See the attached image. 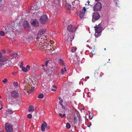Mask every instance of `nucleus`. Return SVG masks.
Returning <instances> with one entry per match:
<instances>
[{
  "mask_svg": "<svg viewBox=\"0 0 132 132\" xmlns=\"http://www.w3.org/2000/svg\"><path fill=\"white\" fill-rule=\"evenodd\" d=\"M51 90L53 92H55L56 90L55 89L53 88L51 89Z\"/></svg>",
  "mask_w": 132,
  "mask_h": 132,
  "instance_id": "bf43d9fd",
  "label": "nucleus"
},
{
  "mask_svg": "<svg viewBox=\"0 0 132 132\" xmlns=\"http://www.w3.org/2000/svg\"><path fill=\"white\" fill-rule=\"evenodd\" d=\"M37 40L36 46L38 49L41 50L45 51L46 52H49L51 50L52 46L49 44L47 45V42L45 43L44 38L39 37L38 36L36 37Z\"/></svg>",
  "mask_w": 132,
  "mask_h": 132,
  "instance_id": "f257e3e1",
  "label": "nucleus"
},
{
  "mask_svg": "<svg viewBox=\"0 0 132 132\" xmlns=\"http://www.w3.org/2000/svg\"><path fill=\"white\" fill-rule=\"evenodd\" d=\"M79 13H82V14L84 15L85 14V12L83 10H81L80 11Z\"/></svg>",
  "mask_w": 132,
  "mask_h": 132,
  "instance_id": "c03bdc74",
  "label": "nucleus"
},
{
  "mask_svg": "<svg viewBox=\"0 0 132 132\" xmlns=\"http://www.w3.org/2000/svg\"><path fill=\"white\" fill-rule=\"evenodd\" d=\"M59 61V63H60L63 66H65V65L64 64V61L62 59H60Z\"/></svg>",
  "mask_w": 132,
  "mask_h": 132,
  "instance_id": "a878e982",
  "label": "nucleus"
},
{
  "mask_svg": "<svg viewBox=\"0 0 132 132\" xmlns=\"http://www.w3.org/2000/svg\"><path fill=\"white\" fill-rule=\"evenodd\" d=\"M27 69H29L30 67V66L29 65H27L26 66V68Z\"/></svg>",
  "mask_w": 132,
  "mask_h": 132,
  "instance_id": "3c124183",
  "label": "nucleus"
},
{
  "mask_svg": "<svg viewBox=\"0 0 132 132\" xmlns=\"http://www.w3.org/2000/svg\"><path fill=\"white\" fill-rule=\"evenodd\" d=\"M4 132V130H2V131H0V132Z\"/></svg>",
  "mask_w": 132,
  "mask_h": 132,
  "instance_id": "338daca9",
  "label": "nucleus"
},
{
  "mask_svg": "<svg viewBox=\"0 0 132 132\" xmlns=\"http://www.w3.org/2000/svg\"><path fill=\"white\" fill-rule=\"evenodd\" d=\"M15 74V72H13L12 73V75H14Z\"/></svg>",
  "mask_w": 132,
  "mask_h": 132,
  "instance_id": "680f3d73",
  "label": "nucleus"
},
{
  "mask_svg": "<svg viewBox=\"0 0 132 132\" xmlns=\"http://www.w3.org/2000/svg\"><path fill=\"white\" fill-rule=\"evenodd\" d=\"M59 115L62 118L66 117V115L65 114H62L60 113L59 114Z\"/></svg>",
  "mask_w": 132,
  "mask_h": 132,
  "instance_id": "c85d7f7f",
  "label": "nucleus"
},
{
  "mask_svg": "<svg viewBox=\"0 0 132 132\" xmlns=\"http://www.w3.org/2000/svg\"><path fill=\"white\" fill-rule=\"evenodd\" d=\"M50 129V127L49 126H47V127H46V129L47 130H48Z\"/></svg>",
  "mask_w": 132,
  "mask_h": 132,
  "instance_id": "8fccbe9b",
  "label": "nucleus"
},
{
  "mask_svg": "<svg viewBox=\"0 0 132 132\" xmlns=\"http://www.w3.org/2000/svg\"><path fill=\"white\" fill-rule=\"evenodd\" d=\"M22 68V70L23 72H26L28 71L27 69L25 67H22L21 68Z\"/></svg>",
  "mask_w": 132,
  "mask_h": 132,
  "instance_id": "2f4dec72",
  "label": "nucleus"
},
{
  "mask_svg": "<svg viewBox=\"0 0 132 132\" xmlns=\"http://www.w3.org/2000/svg\"><path fill=\"white\" fill-rule=\"evenodd\" d=\"M67 30L70 32H75L76 29V28L74 27H72V25H70L68 26L67 27Z\"/></svg>",
  "mask_w": 132,
  "mask_h": 132,
  "instance_id": "9b49d317",
  "label": "nucleus"
},
{
  "mask_svg": "<svg viewBox=\"0 0 132 132\" xmlns=\"http://www.w3.org/2000/svg\"><path fill=\"white\" fill-rule=\"evenodd\" d=\"M100 14L98 12H95L92 15V21L93 22H94V21L98 20L100 18Z\"/></svg>",
  "mask_w": 132,
  "mask_h": 132,
  "instance_id": "423d86ee",
  "label": "nucleus"
},
{
  "mask_svg": "<svg viewBox=\"0 0 132 132\" xmlns=\"http://www.w3.org/2000/svg\"><path fill=\"white\" fill-rule=\"evenodd\" d=\"M14 30V27L13 26H7L5 29V31L6 34H7V32H13V30Z\"/></svg>",
  "mask_w": 132,
  "mask_h": 132,
  "instance_id": "6e6552de",
  "label": "nucleus"
},
{
  "mask_svg": "<svg viewBox=\"0 0 132 132\" xmlns=\"http://www.w3.org/2000/svg\"><path fill=\"white\" fill-rule=\"evenodd\" d=\"M55 50L53 48V50L52 49H51V51L49 52V53L50 54H54L55 52L56 51H55Z\"/></svg>",
  "mask_w": 132,
  "mask_h": 132,
  "instance_id": "bb28decb",
  "label": "nucleus"
},
{
  "mask_svg": "<svg viewBox=\"0 0 132 132\" xmlns=\"http://www.w3.org/2000/svg\"><path fill=\"white\" fill-rule=\"evenodd\" d=\"M23 62L22 61H21V64L20 65V68H22L23 67Z\"/></svg>",
  "mask_w": 132,
  "mask_h": 132,
  "instance_id": "de8ad7c7",
  "label": "nucleus"
},
{
  "mask_svg": "<svg viewBox=\"0 0 132 132\" xmlns=\"http://www.w3.org/2000/svg\"><path fill=\"white\" fill-rule=\"evenodd\" d=\"M49 62L48 61H47L45 62V65L46 68H48V64Z\"/></svg>",
  "mask_w": 132,
  "mask_h": 132,
  "instance_id": "a19ab883",
  "label": "nucleus"
},
{
  "mask_svg": "<svg viewBox=\"0 0 132 132\" xmlns=\"http://www.w3.org/2000/svg\"><path fill=\"white\" fill-rule=\"evenodd\" d=\"M100 0H95V1L96 2H98L100 1Z\"/></svg>",
  "mask_w": 132,
  "mask_h": 132,
  "instance_id": "0e129e2a",
  "label": "nucleus"
},
{
  "mask_svg": "<svg viewBox=\"0 0 132 132\" xmlns=\"http://www.w3.org/2000/svg\"><path fill=\"white\" fill-rule=\"evenodd\" d=\"M60 105L62 106V108L63 109H64V108H65V107L62 104Z\"/></svg>",
  "mask_w": 132,
  "mask_h": 132,
  "instance_id": "4d7b16f0",
  "label": "nucleus"
},
{
  "mask_svg": "<svg viewBox=\"0 0 132 132\" xmlns=\"http://www.w3.org/2000/svg\"><path fill=\"white\" fill-rule=\"evenodd\" d=\"M5 130L6 132H13L12 126L10 123H6L5 126Z\"/></svg>",
  "mask_w": 132,
  "mask_h": 132,
  "instance_id": "20e7f679",
  "label": "nucleus"
},
{
  "mask_svg": "<svg viewBox=\"0 0 132 132\" xmlns=\"http://www.w3.org/2000/svg\"><path fill=\"white\" fill-rule=\"evenodd\" d=\"M5 95H6V96H9V93H8V92H7L5 93Z\"/></svg>",
  "mask_w": 132,
  "mask_h": 132,
  "instance_id": "864d4df0",
  "label": "nucleus"
},
{
  "mask_svg": "<svg viewBox=\"0 0 132 132\" xmlns=\"http://www.w3.org/2000/svg\"><path fill=\"white\" fill-rule=\"evenodd\" d=\"M14 34V33L13 32H7V34L5 33V35L7 37L10 38H13V36Z\"/></svg>",
  "mask_w": 132,
  "mask_h": 132,
  "instance_id": "f3484780",
  "label": "nucleus"
},
{
  "mask_svg": "<svg viewBox=\"0 0 132 132\" xmlns=\"http://www.w3.org/2000/svg\"><path fill=\"white\" fill-rule=\"evenodd\" d=\"M77 50V48L76 47H73L71 50V52H74Z\"/></svg>",
  "mask_w": 132,
  "mask_h": 132,
  "instance_id": "f704fd0d",
  "label": "nucleus"
},
{
  "mask_svg": "<svg viewBox=\"0 0 132 132\" xmlns=\"http://www.w3.org/2000/svg\"><path fill=\"white\" fill-rule=\"evenodd\" d=\"M13 112L12 110L10 109H8L6 111V113L7 114H11Z\"/></svg>",
  "mask_w": 132,
  "mask_h": 132,
  "instance_id": "b1692460",
  "label": "nucleus"
},
{
  "mask_svg": "<svg viewBox=\"0 0 132 132\" xmlns=\"http://www.w3.org/2000/svg\"><path fill=\"white\" fill-rule=\"evenodd\" d=\"M77 1H74L71 2L72 4L73 5L72 7H76V6H77L78 5V4H75L76 3Z\"/></svg>",
  "mask_w": 132,
  "mask_h": 132,
  "instance_id": "5701e85b",
  "label": "nucleus"
},
{
  "mask_svg": "<svg viewBox=\"0 0 132 132\" xmlns=\"http://www.w3.org/2000/svg\"><path fill=\"white\" fill-rule=\"evenodd\" d=\"M12 55L13 57L15 58L16 57H18L19 56V54L17 53H12Z\"/></svg>",
  "mask_w": 132,
  "mask_h": 132,
  "instance_id": "393cba45",
  "label": "nucleus"
},
{
  "mask_svg": "<svg viewBox=\"0 0 132 132\" xmlns=\"http://www.w3.org/2000/svg\"><path fill=\"white\" fill-rule=\"evenodd\" d=\"M79 16L81 18H82L84 17V15L82 14V13H79Z\"/></svg>",
  "mask_w": 132,
  "mask_h": 132,
  "instance_id": "ea45409f",
  "label": "nucleus"
},
{
  "mask_svg": "<svg viewBox=\"0 0 132 132\" xmlns=\"http://www.w3.org/2000/svg\"><path fill=\"white\" fill-rule=\"evenodd\" d=\"M46 30L45 29H40V30H39L38 32V35H41L44 34V33H45L46 32Z\"/></svg>",
  "mask_w": 132,
  "mask_h": 132,
  "instance_id": "dca6fc26",
  "label": "nucleus"
},
{
  "mask_svg": "<svg viewBox=\"0 0 132 132\" xmlns=\"http://www.w3.org/2000/svg\"><path fill=\"white\" fill-rule=\"evenodd\" d=\"M52 86L54 88H57V87L56 86H55V85H53Z\"/></svg>",
  "mask_w": 132,
  "mask_h": 132,
  "instance_id": "052dcab7",
  "label": "nucleus"
},
{
  "mask_svg": "<svg viewBox=\"0 0 132 132\" xmlns=\"http://www.w3.org/2000/svg\"><path fill=\"white\" fill-rule=\"evenodd\" d=\"M2 108V105L1 104V102L0 101V110H1Z\"/></svg>",
  "mask_w": 132,
  "mask_h": 132,
  "instance_id": "09e8293b",
  "label": "nucleus"
},
{
  "mask_svg": "<svg viewBox=\"0 0 132 132\" xmlns=\"http://www.w3.org/2000/svg\"><path fill=\"white\" fill-rule=\"evenodd\" d=\"M5 34V33L3 31H2L0 32V35L2 36H4Z\"/></svg>",
  "mask_w": 132,
  "mask_h": 132,
  "instance_id": "c9c22d12",
  "label": "nucleus"
},
{
  "mask_svg": "<svg viewBox=\"0 0 132 132\" xmlns=\"http://www.w3.org/2000/svg\"><path fill=\"white\" fill-rule=\"evenodd\" d=\"M64 112L65 113L66 112V111L67 112V111L68 110V108L66 107H65V108H64Z\"/></svg>",
  "mask_w": 132,
  "mask_h": 132,
  "instance_id": "a18cd8bd",
  "label": "nucleus"
},
{
  "mask_svg": "<svg viewBox=\"0 0 132 132\" xmlns=\"http://www.w3.org/2000/svg\"><path fill=\"white\" fill-rule=\"evenodd\" d=\"M64 69H61V72L62 73V74H63V73L64 72Z\"/></svg>",
  "mask_w": 132,
  "mask_h": 132,
  "instance_id": "603ef678",
  "label": "nucleus"
},
{
  "mask_svg": "<svg viewBox=\"0 0 132 132\" xmlns=\"http://www.w3.org/2000/svg\"><path fill=\"white\" fill-rule=\"evenodd\" d=\"M34 90V89L33 88H31V89L30 90L28 91H27V92L28 93H30L32 92Z\"/></svg>",
  "mask_w": 132,
  "mask_h": 132,
  "instance_id": "4c0bfd02",
  "label": "nucleus"
},
{
  "mask_svg": "<svg viewBox=\"0 0 132 132\" xmlns=\"http://www.w3.org/2000/svg\"><path fill=\"white\" fill-rule=\"evenodd\" d=\"M8 81L7 79L6 78H5L4 80H3L2 82L3 83H6Z\"/></svg>",
  "mask_w": 132,
  "mask_h": 132,
  "instance_id": "e433bc0d",
  "label": "nucleus"
},
{
  "mask_svg": "<svg viewBox=\"0 0 132 132\" xmlns=\"http://www.w3.org/2000/svg\"><path fill=\"white\" fill-rule=\"evenodd\" d=\"M30 38L29 36L28 37H26L25 36H23L22 39L26 41V42H27L28 43H29V40L30 39Z\"/></svg>",
  "mask_w": 132,
  "mask_h": 132,
  "instance_id": "6ab92c4d",
  "label": "nucleus"
},
{
  "mask_svg": "<svg viewBox=\"0 0 132 132\" xmlns=\"http://www.w3.org/2000/svg\"><path fill=\"white\" fill-rule=\"evenodd\" d=\"M32 26L34 27H37L39 26V23L38 21L36 19H33L31 21Z\"/></svg>",
  "mask_w": 132,
  "mask_h": 132,
  "instance_id": "1a4fd4ad",
  "label": "nucleus"
},
{
  "mask_svg": "<svg viewBox=\"0 0 132 132\" xmlns=\"http://www.w3.org/2000/svg\"><path fill=\"white\" fill-rule=\"evenodd\" d=\"M2 54L0 52V68H1L2 65H4V63L3 61V60L2 58Z\"/></svg>",
  "mask_w": 132,
  "mask_h": 132,
  "instance_id": "a211bd4d",
  "label": "nucleus"
},
{
  "mask_svg": "<svg viewBox=\"0 0 132 132\" xmlns=\"http://www.w3.org/2000/svg\"><path fill=\"white\" fill-rule=\"evenodd\" d=\"M13 85L15 87H18V83L17 82H14L13 83Z\"/></svg>",
  "mask_w": 132,
  "mask_h": 132,
  "instance_id": "58836bf2",
  "label": "nucleus"
},
{
  "mask_svg": "<svg viewBox=\"0 0 132 132\" xmlns=\"http://www.w3.org/2000/svg\"><path fill=\"white\" fill-rule=\"evenodd\" d=\"M37 68V65L34 63H32L31 66V68L32 69H35Z\"/></svg>",
  "mask_w": 132,
  "mask_h": 132,
  "instance_id": "412c9836",
  "label": "nucleus"
},
{
  "mask_svg": "<svg viewBox=\"0 0 132 132\" xmlns=\"http://www.w3.org/2000/svg\"><path fill=\"white\" fill-rule=\"evenodd\" d=\"M63 35L65 36V40L68 43H70L73 39L74 37L73 35L71 33L69 34L68 32H67L65 33V32H63Z\"/></svg>",
  "mask_w": 132,
  "mask_h": 132,
  "instance_id": "7ed1b4c3",
  "label": "nucleus"
},
{
  "mask_svg": "<svg viewBox=\"0 0 132 132\" xmlns=\"http://www.w3.org/2000/svg\"><path fill=\"white\" fill-rule=\"evenodd\" d=\"M8 58H7V59L3 60V61L5 63L4 64H5L7 66H10L12 63L11 61L9 60H8Z\"/></svg>",
  "mask_w": 132,
  "mask_h": 132,
  "instance_id": "f8f14e48",
  "label": "nucleus"
},
{
  "mask_svg": "<svg viewBox=\"0 0 132 132\" xmlns=\"http://www.w3.org/2000/svg\"><path fill=\"white\" fill-rule=\"evenodd\" d=\"M58 99L60 101L59 103L60 104H62V103L63 102V100L60 97H59Z\"/></svg>",
  "mask_w": 132,
  "mask_h": 132,
  "instance_id": "72a5a7b5",
  "label": "nucleus"
},
{
  "mask_svg": "<svg viewBox=\"0 0 132 132\" xmlns=\"http://www.w3.org/2000/svg\"><path fill=\"white\" fill-rule=\"evenodd\" d=\"M47 124L46 122L44 121H43V123L42 124L41 126V130L42 131H44L45 130V129L46 128V127H47Z\"/></svg>",
  "mask_w": 132,
  "mask_h": 132,
  "instance_id": "4468645a",
  "label": "nucleus"
},
{
  "mask_svg": "<svg viewBox=\"0 0 132 132\" xmlns=\"http://www.w3.org/2000/svg\"><path fill=\"white\" fill-rule=\"evenodd\" d=\"M94 78L95 79H97L99 77H102L100 74H99L97 71H95L94 73Z\"/></svg>",
  "mask_w": 132,
  "mask_h": 132,
  "instance_id": "2eb2a0df",
  "label": "nucleus"
},
{
  "mask_svg": "<svg viewBox=\"0 0 132 132\" xmlns=\"http://www.w3.org/2000/svg\"><path fill=\"white\" fill-rule=\"evenodd\" d=\"M102 8V5L100 2H98L93 7V10L96 11H100Z\"/></svg>",
  "mask_w": 132,
  "mask_h": 132,
  "instance_id": "39448f33",
  "label": "nucleus"
},
{
  "mask_svg": "<svg viewBox=\"0 0 132 132\" xmlns=\"http://www.w3.org/2000/svg\"><path fill=\"white\" fill-rule=\"evenodd\" d=\"M11 95L13 98H16L19 97V93L18 92L14 90L11 92Z\"/></svg>",
  "mask_w": 132,
  "mask_h": 132,
  "instance_id": "9d476101",
  "label": "nucleus"
},
{
  "mask_svg": "<svg viewBox=\"0 0 132 132\" xmlns=\"http://www.w3.org/2000/svg\"><path fill=\"white\" fill-rule=\"evenodd\" d=\"M66 127L68 129H69L70 128L71 125L69 123H67L66 124Z\"/></svg>",
  "mask_w": 132,
  "mask_h": 132,
  "instance_id": "7c9ffc66",
  "label": "nucleus"
},
{
  "mask_svg": "<svg viewBox=\"0 0 132 132\" xmlns=\"http://www.w3.org/2000/svg\"><path fill=\"white\" fill-rule=\"evenodd\" d=\"M44 97V95L43 94H40L38 96V98H39L42 99Z\"/></svg>",
  "mask_w": 132,
  "mask_h": 132,
  "instance_id": "c756f323",
  "label": "nucleus"
},
{
  "mask_svg": "<svg viewBox=\"0 0 132 132\" xmlns=\"http://www.w3.org/2000/svg\"><path fill=\"white\" fill-rule=\"evenodd\" d=\"M10 99V98L9 96H6V101L7 102H9V100Z\"/></svg>",
  "mask_w": 132,
  "mask_h": 132,
  "instance_id": "79ce46f5",
  "label": "nucleus"
},
{
  "mask_svg": "<svg viewBox=\"0 0 132 132\" xmlns=\"http://www.w3.org/2000/svg\"><path fill=\"white\" fill-rule=\"evenodd\" d=\"M77 116H76L75 115H74V120L73 121V122L74 124H75L76 123V122H77L76 120V119L77 118Z\"/></svg>",
  "mask_w": 132,
  "mask_h": 132,
  "instance_id": "473e14b6",
  "label": "nucleus"
},
{
  "mask_svg": "<svg viewBox=\"0 0 132 132\" xmlns=\"http://www.w3.org/2000/svg\"><path fill=\"white\" fill-rule=\"evenodd\" d=\"M23 26L26 29L27 28L29 30H30V27L28 21H24L23 23Z\"/></svg>",
  "mask_w": 132,
  "mask_h": 132,
  "instance_id": "ddd939ff",
  "label": "nucleus"
},
{
  "mask_svg": "<svg viewBox=\"0 0 132 132\" xmlns=\"http://www.w3.org/2000/svg\"><path fill=\"white\" fill-rule=\"evenodd\" d=\"M73 63L75 64H79V57H77L76 59H75L74 60L73 62Z\"/></svg>",
  "mask_w": 132,
  "mask_h": 132,
  "instance_id": "aec40b11",
  "label": "nucleus"
},
{
  "mask_svg": "<svg viewBox=\"0 0 132 132\" xmlns=\"http://www.w3.org/2000/svg\"><path fill=\"white\" fill-rule=\"evenodd\" d=\"M48 19V17L46 15H43L39 19L40 22L42 24H44L46 23Z\"/></svg>",
  "mask_w": 132,
  "mask_h": 132,
  "instance_id": "0eeeda50",
  "label": "nucleus"
},
{
  "mask_svg": "<svg viewBox=\"0 0 132 132\" xmlns=\"http://www.w3.org/2000/svg\"><path fill=\"white\" fill-rule=\"evenodd\" d=\"M2 1V0H0V4H1Z\"/></svg>",
  "mask_w": 132,
  "mask_h": 132,
  "instance_id": "69168bd1",
  "label": "nucleus"
},
{
  "mask_svg": "<svg viewBox=\"0 0 132 132\" xmlns=\"http://www.w3.org/2000/svg\"><path fill=\"white\" fill-rule=\"evenodd\" d=\"M66 6L67 7V8L68 10H70L71 7V5H70V4H68L66 3Z\"/></svg>",
  "mask_w": 132,
  "mask_h": 132,
  "instance_id": "cd10ccee",
  "label": "nucleus"
},
{
  "mask_svg": "<svg viewBox=\"0 0 132 132\" xmlns=\"http://www.w3.org/2000/svg\"><path fill=\"white\" fill-rule=\"evenodd\" d=\"M42 69L43 70L45 71H47L48 69V68H45V67H43L42 68Z\"/></svg>",
  "mask_w": 132,
  "mask_h": 132,
  "instance_id": "49530a36",
  "label": "nucleus"
},
{
  "mask_svg": "<svg viewBox=\"0 0 132 132\" xmlns=\"http://www.w3.org/2000/svg\"><path fill=\"white\" fill-rule=\"evenodd\" d=\"M89 1H88L87 2V3H86L85 4V5H89Z\"/></svg>",
  "mask_w": 132,
  "mask_h": 132,
  "instance_id": "13d9d810",
  "label": "nucleus"
},
{
  "mask_svg": "<svg viewBox=\"0 0 132 132\" xmlns=\"http://www.w3.org/2000/svg\"><path fill=\"white\" fill-rule=\"evenodd\" d=\"M94 51H91V52L92 53V54L93 55H95V53L94 52Z\"/></svg>",
  "mask_w": 132,
  "mask_h": 132,
  "instance_id": "5fc2aeb1",
  "label": "nucleus"
},
{
  "mask_svg": "<svg viewBox=\"0 0 132 132\" xmlns=\"http://www.w3.org/2000/svg\"><path fill=\"white\" fill-rule=\"evenodd\" d=\"M95 30V35L96 37H99L101 34V32L102 30V27H101V24H99L98 26L96 25L94 27Z\"/></svg>",
  "mask_w": 132,
  "mask_h": 132,
  "instance_id": "f03ea898",
  "label": "nucleus"
},
{
  "mask_svg": "<svg viewBox=\"0 0 132 132\" xmlns=\"http://www.w3.org/2000/svg\"><path fill=\"white\" fill-rule=\"evenodd\" d=\"M5 52H6V51L5 50H4V53H5Z\"/></svg>",
  "mask_w": 132,
  "mask_h": 132,
  "instance_id": "774afa93",
  "label": "nucleus"
},
{
  "mask_svg": "<svg viewBox=\"0 0 132 132\" xmlns=\"http://www.w3.org/2000/svg\"><path fill=\"white\" fill-rule=\"evenodd\" d=\"M82 10H83V11H84L85 12V11H86V8L85 7H83V9Z\"/></svg>",
  "mask_w": 132,
  "mask_h": 132,
  "instance_id": "6e6d98bb",
  "label": "nucleus"
},
{
  "mask_svg": "<svg viewBox=\"0 0 132 132\" xmlns=\"http://www.w3.org/2000/svg\"><path fill=\"white\" fill-rule=\"evenodd\" d=\"M64 71H66L67 70L65 67H64Z\"/></svg>",
  "mask_w": 132,
  "mask_h": 132,
  "instance_id": "e2e57ef3",
  "label": "nucleus"
},
{
  "mask_svg": "<svg viewBox=\"0 0 132 132\" xmlns=\"http://www.w3.org/2000/svg\"><path fill=\"white\" fill-rule=\"evenodd\" d=\"M34 111V108L33 106L30 105L29 106L28 111L29 112L33 111Z\"/></svg>",
  "mask_w": 132,
  "mask_h": 132,
  "instance_id": "4be33fe9",
  "label": "nucleus"
},
{
  "mask_svg": "<svg viewBox=\"0 0 132 132\" xmlns=\"http://www.w3.org/2000/svg\"><path fill=\"white\" fill-rule=\"evenodd\" d=\"M27 117L28 118L30 119L32 117V115L30 114H28L27 116Z\"/></svg>",
  "mask_w": 132,
  "mask_h": 132,
  "instance_id": "37998d69",
  "label": "nucleus"
}]
</instances>
